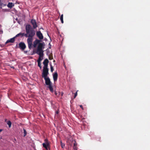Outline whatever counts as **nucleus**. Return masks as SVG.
Wrapping results in <instances>:
<instances>
[{
  "instance_id": "nucleus-1",
  "label": "nucleus",
  "mask_w": 150,
  "mask_h": 150,
  "mask_svg": "<svg viewBox=\"0 0 150 150\" xmlns=\"http://www.w3.org/2000/svg\"><path fill=\"white\" fill-rule=\"evenodd\" d=\"M26 33L24 35L25 36L28 37L27 40V42L29 49H30L32 45L33 38L35 34V32L32 28L30 24L27 25L25 27Z\"/></svg>"
},
{
  "instance_id": "nucleus-2",
  "label": "nucleus",
  "mask_w": 150,
  "mask_h": 150,
  "mask_svg": "<svg viewBox=\"0 0 150 150\" xmlns=\"http://www.w3.org/2000/svg\"><path fill=\"white\" fill-rule=\"evenodd\" d=\"M44 78L45 80L46 84L48 86V87L50 91L52 92H53L54 91V90L52 86V83L51 82L49 78L47 77Z\"/></svg>"
},
{
  "instance_id": "nucleus-3",
  "label": "nucleus",
  "mask_w": 150,
  "mask_h": 150,
  "mask_svg": "<svg viewBox=\"0 0 150 150\" xmlns=\"http://www.w3.org/2000/svg\"><path fill=\"white\" fill-rule=\"evenodd\" d=\"M44 43H39L38 45L36 53L39 55H40L42 54L43 53V51L42 49L44 48L43 45Z\"/></svg>"
},
{
  "instance_id": "nucleus-4",
  "label": "nucleus",
  "mask_w": 150,
  "mask_h": 150,
  "mask_svg": "<svg viewBox=\"0 0 150 150\" xmlns=\"http://www.w3.org/2000/svg\"><path fill=\"white\" fill-rule=\"evenodd\" d=\"M43 72L42 73V77L43 78L47 77L48 74V69L47 67H43Z\"/></svg>"
},
{
  "instance_id": "nucleus-5",
  "label": "nucleus",
  "mask_w": 150,
  "mask_h": 150,
  "mask_svg": "<svg viewBox=\"0 0 150 150\" xmlns=\"http://www.w3.org/2000/svg\"><path fill=\"white\" fill-rule=\"evenodd\" d=\"M36 34L37 37L40 40H42L43 38V36L42 33L40 31H38L36 32Z\"/></svg>"
},
{
  "instance_id": "nucleus-6",
  "label": "nucleus",
  "mask_w": 150,
  "mask_h": 150,
  "mask_svg": "<svg viewBox=\"0 0 150 150\" xmlns=\"http://www.w3.org/2000/svg\"><path fill=\"white\" fill-rule=\"evenodd\" d=\"M30 23L33 25L34 29L38 27L36 21L35 19H32L30 21Z\"/></svg>"
},
{
  "instance_id": "nucleus-7",
  "label": "nucleus",
  "mask_w": 150,
  "mask_h": 150,
  "mask_svg": "<svg viewBox=\"0 0 150 150\" xmlns=\"http://www.w3.org/2000/svg\"><path fill=\"white\" fill-rule=\"evenodd\" d=\"M20 48L23 50H24L26 48V45L23 42H21L19 44Z\"/></svg>"
},
{
  "instance_id": "nucleus-8",
  "label": "nucleus",
  "mask_w": 150,
  "mask_h": 150,
  "mask_svg": "<svg viewBox=\"0 0 150 150\" xmlns=\"http://www.w3.org/2000/svg\"><path fill=\"white\" fill-rule=\"evenodd\" d=\"M41 41L40 40L36 39L33 42V46L35 48L36 47L38 44V45L39 43H40V42Z\"/></svg>"
},
{
  "instance_id": "nucleus-9",
  "label": "nucleus",
  "mask_w": 150,
  "mask_h": 150,
  "mask_svg": "<svg viewBox=\"0 0 150 150\" xmlns=\"http://www.w3.org/2000/svg\"><path fill=\"white\" fill-rule=\"evenodd\" d=\"M49 61L47 59H45L43 62L44 66L43 67H47Z\"/></svg>"
},
{
  "instance_id": "nucleus-10",
  "label": "nucleus",
  "mask_w": 150,
  "mask_h": 150,
  "mask_svg": "<svg viewBox=\"0 0 150 150\" xmlns=\"http://www.w3.org/2000/svg\"><path fill=\"white\" fill-rule=\"evenodd\" d=\"M15 38L16 37H14L12 38H11L7 40L5 44H6L7 43L9 42L13 43L15 41Z\"/></svg>"
},
{
  "instance_id": "nucleus-11",
  "label": "nucleus",
  "mask_w": 150,
  "mask_h": 150,
  "mask_svg": "<svg viewBox=\"0 0 150 150\" xmlns=\"http://www.w3.org/2000/svg\"><path fill=\"white\" fill-rule=\"evenodd\" d=\"M53 79L54 81H57L58 77V74L57 72L54 73L53 74Z\"/></svg>"
},
{
  "instance_id": "nucleus-12",
  "label": "nucleus",
  "mask_w": 150,
  "mask_h": 150,
  "mask_svg": "<svg viewBox=\"0 0 150 150\" xmlns=\"http://www.w3.org/2000/svg\"><path fill=\"white\" fill-rule=\"evenodd\" d=\"M43 53L42 54L39 55V57L37 60V62H40L43 59Z\"/></svg>"
},
{
  "instance_id": "nucleus-13",
  "label": "nucleus",
  "mask_w": 150,
  "mask_h": 150,
  "mask_svg": "<svg viewBox=\"0 0 150 150\" xmlns=\"http://www.w3.org/2000/svg\"><path fill=\"white\" fill-rule=\"evenodd\" d=\"M42 145L43 147H44L46 149H47V147L49 146V142L44 143L42 144Z\"/></svg>"
},
{
  "instance_id": "nucleus-14",
  "label": "nucleus",
  "mask_w": 150,
  "mask_h": 150,
  "mask_svg": "<svg viewBox=\"0 0 150 150\" xmlns=\"http://www.w3.org/2000/svg\"><path fill=\"white\" fill-rule=\"evenodd\" d=\"M14 5L12 3L9 2L8 3V4L7 5V6L10 8H11L13 6H14Z\"/></svg>"
},
{
  "instance_id": "nucleus-15",
  "label": "nucleus",
  "mask_w": 150,
  "mask_h": 150,
  "mask_svg": "<svg viewBox=\"0 0 150 150\" xmlns=\"http://www.w3.org/2000/svg\"><path fill=\"white\" fill-rule=\"evenodd\" d=\"M7 124L8 125L9 128H10L11 125V122L10 121H8L7 122Z\"/></svg>"
},
{
  "instance_id": "nucleus-16",
  "label": "nucleus",
  "mask_w": 150,
  "mask_h": 150,
  "mask_svg": "<svg viewBox=\"0 0 150 150\" xmlns=\"http://www.w3.org/2000/svg\"><path fill=\"white\" fill-rule=\"evenodd\" d=\"M4 3V0H0V8H1Z\"/></svg>"
},
{
  "instance_id": "nucleus-17",
  "label": "nucleus",
  "mask_w": 150,
  "mask_h": 150,
  "mask_svg": "<svg viewBox=\"0 0 150 150\" xmlns=\"http://www.w3.org/2000/svg\"><path fill=\"white\" fill-rule=\"evenodd\" d=\"M63 14H62L60 18V19L61 21V23H64V21H63Z\"/></svg>"
},
{
  "instance_id": "nucleus-18",
  "label": "nucleus",
  "mask_w": 150,
  "mask_h": 150,
  "mask_svg": "<svg viewBox=\"0 0 150 150\" xmlns=\"http://www.w3.org/2000/svg\"><path fill=\"white\" fill-rule=\"evenodd\" d=\"M60 144H61V147H62V148H64L65 146V144L63 143L62 142V141H60Z\"/></svg>"
},
{
  "instance_id": "nucleus-19",
  "label": "nucleus",
  "mask_w": 150,
  "mask_h": 150,
  "mask_svg": "<svg viewBox=\"0 0 150 150\" xmlns=\"http://www.w3.org/2000/svg\"><path fill=\"white\" fill-rule=\"evenodd\" d=\"M23 133H24L23 136L24 137H25L26 135L27 132H26V130L25 129H23Z\"/></svg>"
},
{
  "instance_id": "nucleus-20",
  "label": "nucleus",
  "mask_w": 150,
  "mask_h": 150,
  "mask_svg": "<svg viewBox=\"0 0 150 150\" xmlns=\"http://www.w3.org/2000/svg\"><path fill=\"white\" fill-rule=\"evenodd\" d=\"M38 66L40 67V68L41 69L42 68L41 66V62H38Z\"/></svg>"
},
{
  "instance_id": "nucleus-21",
  "label": "nucleus",
  "mask_w": 150,
  "mask_h": 150,
  "mask_svg": "<svg viewBox=\"0 0 150 150\" xmlns=\"http://www.w3.org/2000/svg\"><path fill=\"white\" fill-rule=\"evenodd\" d=\"M50 70L52 72L53 71V68L52 66L51 65L50 66Z\"/></svg>"
},
{
  "instance_id": "nucleus-22",
  "label": "nucleus",
  "mask_w": 150,
  "mask_h": 150,
  "mask_svg": "<svg viewBox=\"0 0 150 150\" xmlns=\"http://www.w3.org/2000/svg\"><path fill=\"white\" fill-rule=\"evenodd\" d=\"M20 35H24V33H20L17 34L15 37H17Z\"/></svg>"
},
{
  "instance_id": "nucleus-23",
  "label": "nucleus",
  "mask_w": 150,
  "mask_h": 150,
  "mask_svg": "<svg viewBox=\"0 0 150 150\" xmlns=\"http://www.w3.org/2000/svg\"><path fill=\"white\" fill-rule=\"evenodd\" d=\"M59 110H58L57 111L55 112V115L56 116L57 114H58L59 113Z\"/></svg>"
},
{
  "instance_id": "nucleus-24",
  "label": "nucleus",
  "mask_w": 150,
  "mask_h": 150,
  "mask_svg": "<svg viewBox=\"0 0 150 150\" xmlns=\"http://www.w3.org/2000/svg\"><path fill=\"white\" fill-rule=\"evenodd\" d=\"M78 91H77L74 94V98H76V97L77 96V92Z\"/></svg>"
},
{
  "instance_id": "nucleus-25",
  "label": "nucleus",
  "mask_w": 150,
  "mask_h": 150,
  "mask_svg": "<svg viewBox=\"0 0 150 150\" xmlns=\"http://www.w3.org/2000/svg\"><path fill=\"white\" fill-rule=\"evenodd\" d=\"M45 143L49 142L48 141V140L47 139H45Z\"/></svg>"
},
{
  "instance_id": "nucleus-26",
  "label": "nucleus",
  "mask_w": 150,
  "mask_h": 150,
  "mask_svg": "<svg viewBox=\"0 0 150 150\" xmlns=\"http://www.w3.org/2000/svg\"><path fill=\"white\" fill-rule=\"evenodd\" d=\"M3 33V30H0V34H2Z\"/></svg>"
},
{
  "instance_id": "nucleus-27",
  "label": "nucleus",
  "mask_w": 150,
  "mask_h": 150,
  "mask_svg": "<svg viewBox=\"0 0 150 150\" xmlns=\"http://www.w3.org/2000/svg\"><path fill=\"white\" fill-rule=\"evenodd\" d=\"M80 106L83 110V108L82 105H80Z\"/></svg>"
},
{
  "instance_id": "nucleus-28",
  "label": "nucleus",
  "mask_w": 150,
  "mask_h": 150,
  "mask_svg": "<svg viewBox=\"0 0 150 150\" xmlns=\"http://www.w3.org/2000/svg\"><path fill=\"white\" fill-rule=\"evenodd\" d=\"M18 22L19 24H20V22H21L20 21H18Z\"/></svg>"
},
{
  "instance_id": "nucleus-29",
  "label": "nucleus",
  "mask_w": 150,
  "mask_h": 150,
  "mask_svg": "<svg viewBox=\"0 0 150 150\" xmlns=\"http://www.w3.org/2000/svg\"><path fill=\"white\" fill-rule=\"evenodd\" d=\"M2 6H6V4H3V5H2Z\"/></svg>"
},
{
  "instance_id": "nucleus-30",
  "label": "nucleus",
  "mask_w": 150,
  "mask_h": 150,
  "mask_svg": "<svg viewBox=\"0 0 150 150\" xmlns=\"http://www.w3.org/2000/svg\"><path fill=\"white\" fill-rule=\"evenodd\" d=\"M15 20H16V21H18V18H16V19H15Z\"/></svg>"
},
{
  "instance_id": "nucleus-31",
  "label": "nucleus",
  "mask_w": 150,
  "mask_h": 150,
  "mask_svg": "<svg viewBox=\"0 0 150 150\" xmlns=\"http://www.w3.org/2000/svg\"><path fill=\"white\" fill-rule=\"evenodd\" d=\"M2 131V129H0V132Z\"/></svg>"
},
{
  "instance_id": "nucleus-32",
  "label": "nucleus",
  "mask_w": 150,
  "mask_h": 150,
  "mask_svg": "<svg viewBox=\"0 0 150 150\" xmlns=\"http://www.w3.org/2000/svg\"><path fill=\"white\" fill-rule=\"evenodd\" d=\"M11 68H13V69L14 68V67H11Z\"/></svg>"
},
{
  "instance_id": "nucleus-33",
  "label": "nucleus",
  "mask_w": 150,
  "mask_h": 150,
  "mask_svg": "<svg viewBox=\"0 0 150 150\" xmlns=\"http://www.w3.org/2000/svg\"><path fill=\"white\" fill-rule=\"evenodd\" d=\"M5 121H6V119H5Z\"/></svg>"
},
{
  "instance_id": "nucleus-34",
  "label": "nucleus",
  "mask_w": 150,
  "mask_h": 150,
  "mask_svg": "<svg viewBox=\"0 0 150 150\" xmlns=\"http://www.w3.org/2000/svg\"><path fill=\"white\" fill-rule=\"evenodd\" d=\"M49 48H51V47H49Z\"/></svg>"
},
{
  "instance_id": "nucleus-35",
  "label": "nucleus",
  "mask_w": 150,
  "mask_h": 150,
  "mask_svg": "<svg viewBox=\"0 0 150 150\" xmlns=\"http://www.w3.org/2000/svg\"><path fill=\"white\" fill-rule=\"evenodd\" d=\"M41 28V29H43L42 28Z\"/></svg>"
}]
</instances>
